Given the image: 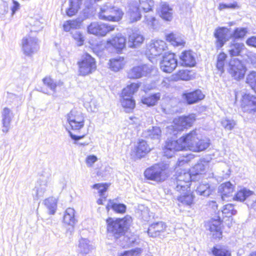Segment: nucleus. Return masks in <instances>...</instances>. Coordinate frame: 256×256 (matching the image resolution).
<instances>
[{"label":"nucleus","instance_id":"20","mask_svg":"<svg viewBox=\"0 0 256 256\" xmlns=\"http://www.w3.org/2000/svg\"><path fill=\"white\" fill-rule=\"evenodd\" d=\"M196 63L194 54L191 50L184 51L180 56L179 64L182 66L192 67Z\"/></svg>","mask_w":256,"mask_h":256},{"label":"nucleus","instance_id":"1","mask_svg":"<svg viewBox=\"0 0 256 256\" xmlns=\"http://www.w3.org/2000/svg\"><path fill=\"white\" fill-rule=\"evenodd\" d=\"M200 134L196 130L181 137L184 150L200 152L206 149L210 146L209 140L200 138Z\"/></svg>","mask_w":256,"mask_h":256},{"label":"nucleus","instance_id":"35","mask_svg":"<svg viewBox=\"0 0 256 256\" xmlns=\"http://www.w3.org/2000/svg\"><path fill=\"white\" fill-rule=\"evenodd\" d=\"M244 48V44L234 42L230 45L228 52L231 56H236L240 55Z\"/></svg>","mask_w":256,"mask_h":256},{"label":"nucleus","instance_id":"29","mask_svg":"<svg viewBox=\"0 0 256 256\" xmlns=\"http://www.w3.org/2000/svg\"><path fill=\"white\" fill-rule=\"evenodd\" d=\"M93 248L92 245L88 240L81 238L79 240L77 251L80 254H86L90 252Z\"/></svg>","mask_w":256,"mask_h":256},{"label":"nucleus","instance_id":"32","mask_svg":"<svg viewBox=\"0 0 256 256\" xmlns=\"http://www.w3.org/2000/svg\"><path fill=\"white\" fill-rule=\"evenodd\" d=\"M144 38L142 35L138 32H133L128 37V45L130 48H136L141 44L144 41Z\"/></svg>","mask_w":256,"mask_h":256},{"label":"nucleus","instance_id":"61","mask_svg":"<svg viewBox=\"0 0 256 256\" xmlns=\"http://www.w3.org/2000/svg\"><path fill=\"white\" fill-rule=\"evenodd\" d=\"M141 251L140 248H136L134 250L125 252L123 256H140Z\"/></svg>","mask_w":256,"mask_h":256},{"label":"nucleus","instance_id":"40","mask_svg":"<svg viewBox=\"0 0 256 256\" xmlns=\"http://www.w3.org/2000/svg\"><path fill=\"white\" fill-rule=\"evenodd\" d=\"M110 208L112 209L116 212L124 214L126 212V206L123 204H118L115 202L113 200H110L106 206L108 211L109 210Z\"/></svg>","mask_w":256,"mask_h":256},{"label":"nucleus","instance_id":"17","mask_svg":"<svg viewBox=\"0 0 256 256\" xmlns=\"http://www.w3.org/2000/svg\"><path fill=\"white\" fill-rule=\"evenodd\" d=\"M182 150H184V149L181 138L176 140H168L166 144L164 154L167 157L171 158L175 152Z\"/></svg>","mask_w":256,"mask_h":256},{"label":"nucleus","instance_id":"19","mask_svg":"<svg viewBox=\"0 0 256 256\" xmlns=\"http://www.w3.org/2000/svg\"><path fill=\"white\" fill-rule=\"evenodd\" d=\"M14 117L13 114L10 109L4 108L2 112V131L6 134L10 128V124Z\"/></svg>","mask_w":256,"mask_h":256},{"label":"nucleus","instance_id":"13","mask_svg":"<svg viewBox=\"0 0 256 256\" xmlns=\"http://www.w3.org/2000/svg\"><path fill=\"white\" fill-rule=\"evenodd\" d=\"M114 26L108 25L102 22H92L88 26V32L90 34L98 36H105L108 32L114 30Z\"/></svg>","mask_w":256,"mask_h":256},{"label":"nucleus","instance_id":"12","mask_svg":"<svg viewBox=\"0 0 256 256\" xmlns=\"http://www.w3.org/2000/svg\"><path fill=\"white\" fill-rule=\"evenodd\" d=\"M39 49L38 40L34 36H26L22 40V50L27 56H31Z\"/></svg>","mask_w":256,"mask_h":256},{"label":"nucleus","instance_id":"41","mask_svg":"<svg viewBox=\"0 0 256 256\" xmlns=\"http://www.w3.org/2000/svg\"><path fill=\"white\" fill-rule=\"evenodd\" d=\"M206 166V164H204L202 162H199L192 167L190 173V174H191L192 180H195L194 176H198L204 172Z\"/></svg>","mask_w":256,"mask_h":256},{"label":"nucleus","instance_id":"14","mask_svg":"<svg viewBox=\"0 0 256 256\" xmlns=\"http://www.w3.org/2000/svg\"><path fill=\"white\" fill-rule=\"evenodd\" d=\"M165 42L162 40H152L148 46L146 54L150 58L160 56L166 48Z\"/></svg>","mask_w":256,"mask_h":256},{"label":"nucleus","instance_id":"54","mask_svg":"<svg viewBox=\"0 0 256 256\" xmlns=\"http://www.w3.org/2000/svg\"><path fill=\"white\" fill-rule=\"evenodd\" d=\"M72 38L76 42V44L78 46H81L83 44L84 38L79 31L74 30L72 32Z\"/></svg>","mask_w":256,"mask_h":256},{"label":"nucleus","instance_id":"4","mask_svg":"<svg viewBox=\"0 0 256 256\" xmlns=\"http://www.w3.org/2000/svg\"><path fill=\"white\" fill-rule=\"evenodd\" d=\"M132 222L130 216H126L122 219L114 220L112 218H108L106 220L107 230L109 233L112 234L116 238L124 234Z\"/></svg>","mask_w":256,"mask_h":256},{"label":"nucleus","instance_id":"9","mask_svg":"<svg viewBox=\"0 0 256 256\" xmlns=\"http://www.w3.org/2000/svg\"><path fill=\"white\" fill-rule=\"evenodd\" d=\"M20 7V4L15 0H12L9 4L3 2L0 4V18L2 20L11 19Z\"/></svg>","mask_w":256,"mask_h":256},{"label":"nucleus","instance_id":"23","mask_svg":"<svg viewBox=\"0 0 256 256\" xmlns=\"http://www.w3.org/2000/svg\"><path fill=\"white\" fill-rule=\"evenodd\" d=\"M166 225L162 222H158L152 224L148 228V234L150 237L156 238L159 236L161 232H164Z\"/></svg>","mask_w":256,"mask_h":256},{"label":"nucleus","instance_id":"52","mask_svg":"<svg viewBox=\"0 0 256 256\" xmlns=\"http://www.w3.org/2000/svg\"><path fill=\"white\" fill-rule=\"evenodd\" d=\"M248 30L246 28H236L232 34H231V36L234 37V38H244Z\"/></svg>","mask_w":256,"mask_h":256},{"label":"nucleus","instance_id":"11","mask_svg":"<svg viewBox=\"0 0 256 256\" xmlns=\"http://www.w3.org/2000/svg\"><path fill=\"white\" fill-rule=\"evenodd\" d=\"M67 120L73 130H80L84 126V118L82 114L76 110H72L67 114Z\"/></svg>","mask_w":256,"mask_h":256},{"label":"nucleus","instance_id":"45","mask_svg":"<svg viewBox=\"0 0 256 256\" xmlns=\"http://www.w3.org/2000/svg\"><path fill=\"white\" fill-rule=\"evenodd\" d=\"M112 6L109 4H106L102 6L100 9L98 14L99 18L101 20H108L110 15Z\"/></svg>","mask_w":256,"mask_h":256},{"label":"nucleus","instance_id":"24","mask_svg":"<svg viewBox=\"0 0 256 256\" xmlns=\"http://www.w3.org/2000/svg\"><path fill=\"white\" fill-rule=\"evenodd\" d=\"M126 42L125 38L121 34H116L108 40V42L117 50L118 52L125 48Z\"/></svg>","mask_w":256,"mask_h":256},{"label":"nucleus","instance_id":"49","mask_svg":"<svg viewBox=\"0 0 256 256\" xmlns=\"http://www.w3.org/2000/svg\"><path fill=\"white\" fill-rule=\"evenodd\" d=\"M212 252L214 256H231L230 252L224 248L214 246Z\"/></svg>","mask_w":256,"mask_h":256},{"label":"nucleus","instance_id":"31","mask_svg":"<svg viewBox=\"0 0 256 256\" xmlns=\"http://www.w3.org/2000/svg\"><path fill=\"white\" fill-rule=\"evenodd\" d=\"M160 15L164 20L171 21L173 18V10L166 3H162Z\"/></svg>","mask_w":256,"mask_h":256},{"label":"nucleus","instance_id":"48","mask_svg":"<svg viewBox=\"0 0 256 256\" xmlns=\"http://www.w3.org/2000/svg\"><path fill=\"white\" fill-rule=\"evenodd\" d=\"M139 5L137 6L140 8L142 9L144 12H148L152 10L154 5L152 0H138Z\"/></svg>","mask_w":256,"mask_h":256},{"label":"nucleus","instance_id":"2","mask_svg":"<svg viewBox=\"0 0 256 256\" xmlns=\"http://www.w3.org/2000/svg\"><path fill=\"white\" fill-rule=\"evenodd\" d=\"M235 96L236 100L240 97V106L244 115L250 118H254L256 114V96L244 92H236Z\"/></svg>","mask_w":256,"mask_h":256},{"label":"nucleus","instance_id":"21","mask_svg":"<svg viewBox=\"0 0 256 256\" xmlns=\"http://www.w3.org/2000/svg\"><path fill=\"white\" fill-rule=\"evenodd\" d=\"M42 80L44 86L47 87L48 90L43 88L41 91L46 94H50V92H55L56 88L61 86L63 84V82L60 80H55L50 77H46Z\"/></svg>","mask_w":256,"mask_h":256},{"label":"nucleus","instance_id":"58","mask_svg":"<svg viewBox=\"0 0 256 256\" xmlns=\"http://www.w3.org/2000/svg\"><path fill=\"white\" fill-rule=\"evenodd\" d=\"M246 82L252 88L256 83V72L252 71L247 76Z\"/></svg>","mask_w":256,"mask_h":256},{"label":"nucleus","instance_id":"25","mask_svg":"<svg viewBox=\"0 0 256 256\" xmlns=\"http://www.w3.org/2000/svg\"><path fill=\"white\" fill-rule=\"evenodd\" d=\"M183 97L186 100L188 104H190L202 100L204 98V95L200 90H196L192 92L184 94Z\"/></svg>","mask_w":256,"mask_h":256},{"label":"nucleus","instance_id":"59","mask_svg":"<svg viewBox=\"0 0 256 256\" xmlns=\"http://www.w3.org/2000/svg\"><path fill=\"white\" fill-rule=\"evenodd\" d=\"M86 107L88 111L92 112H96L98 110V104L96 102L94 99H92L88 103H85Z\"/></svg>","mask_w":256,"mask_h":256},{"label":"nucleus","instance_id":"63","mask_svg":"<svg viewBox=\"0 0 256 256\" xmlns=\"http://www.w3.org/2000/svg\"><path fill=\"white\" fill-rule=\"evenodd\" d=\"M98 158L96 156L90 155L88 156L86 158V164L88 166H92V164L96 162Z\"/></svg>","mask_w":256,"mask_h":256},{"label":"nucleus","instance_id":"18","mask_svg":"<svg viewBox=\"0 0 256 256\" xmlns=\"http://www.w3.org/2000/svg\"><path fill=\"white\" fill-rule=\"evenodd\" d=\"M214 36L216 39V47L218 48H222L224 44L231 37L228 28L225 27H219L214 32Z\"/></svg>","mask_w":256,"mask_h":256},{"label":"nucleus","instance_id":"55","mask_svg":"<svg viewBox=\"0 0 256 256\" xmlns=\"http://www.w3.org/2000/svg\"><path fill=\"white\" fill-rule=\"evenodd\" d=\"M30 24L32 25V32L40 31L43 28V24L38 20L32 18Z\"/></svg>","mask_w":256,"mask_h":256},{"label":"nucleus","instance_id":"47","mask_svg":"<svg viewBox=\"0 0 256 256\" xmlns=\"http://www.w3.org/2000/svg\"><path fill=\"white\" fill-rule=\"evenodd\" d=\"M226 58L227 56L224 52L220 53L217 57L216 67L220 72V74H222L224 72V66Z\"/></svg>","mask_w":256,"mask_h":256},{"label":"nucleus","instance_id":"51","mask_svg":"<svg viewBox=\"0 0 256 256\" xmlns=\"http://www.w3.org/2000/svg\"><path fill=\"white\" fill-rule=\"evenodd\" d=\"M222 212L223 214H226V216L228 217L236 214V210H234V205L230 204L225 205Z\"/></svg>","mask_w":256,"mask_h":256},{"label":"nucleus","instance_id":"7","mask_svg":"<svg viewBox=\"0 0 256 256\" xmlns=\"http://www.w3.org/2000/svg\"><path fill=\"white\" fill-rule=\"evenodd\" d=\"M166 169V166L164 164H155L145 170L144 176L147 179L156 182L164 181L167 177Z\"/></svg>","mask_w":256,"mask_h":256},{"label":"nucleus","instance_id":"30","mask_svg":"<svg viewBox=\"0 0 256 256\" xmlns=\"http://www.w3.org/2000/svg\"><path fill=\"white\" fill-rule=\"evenodd\" d=\"M126 61L123 57L117 56L109 61L110 69L114 72H118L124 68Z\"/></svg>","mask_w":256,"mask_h":256},{"label":"nucleus","instance_id":"27","mask_svg":"<svg viewBox=\"0 0 256 256\" xmlns=\"http://www.w3.org/2000/svg\"><path fill=\"white\" fill-rule=\"evenodd\" d=\"M221 221L220 218L217 220H212L209 226V230L212 233V237L214 238H220L222 237V232L221 231Z\"/></svg>","mask_w":256,"mask_h":256},{"label":"nucleus","instance_id":"33","mask_svg":"<svg viewBox=\"0 0 256 256\" xmlns=\"http://www.w3.org/2000/svg\"><path fill=\"white\" fill-rule=\"evenodd\" d=\"M108 185L106 184H96L92 186V188L96 189L98 193L101 198L97 200L98 204H103V201L106 200V196H105L104 192L106 191Z\"/></svg>","mask_w":256,"mask_h":256},{"label":"nucleus","instance_id":"57","mask_svg":"<svg viewBox=\"0 0 256 256\" xmlns=\"http://www.w3.org/2000/svg\"><path fill=\"white\" fill-rule=\"evenodd\" d=\"M47 187L46 182H44L43 184H40L39 186H36V197L38 198L44 196Z\"/></svg>","mask_w":256,"mask_h":256},{"label":"nucleus","instance_id":"34","mask_svg":"<svg viewBox=\"0 0 256 256\" xmlns=\"http://www.w3.org/2000/svg\"><path fill=\"white\" fill-rule=\"evenodd\" d=\"M161 130L159 127L153 126L151 129H148L144 132L145 137L152 140H158L161 137Z\"/></svg>","mask_w":256,"mask_h":256},{"label":"nucleus","instance_id":"22","mask_svg":"<svg viewBox=\"0 0 256 256\" xmlns=\"http://www.w3.org/2000/svg\"><path fill=\"white\" fill-rule=\"evenodd\" d=\"M74 209L69 208L66 210L64 216V222L71 226V228L68 229L66 232V234L69 233L70 235H72L74 232V226L76 222L74 217Z\"/></svg>","mask_w":256,"mask_h":256},{"label":"nucleus","instance_id":"60","mask_svg":"<svg viewBox=\"0 0 256 256\" xmlns=\"http://www.w3.org/2000/svg\"><path fill=\"white\" fill-rule=\"evenodd\" d=\"M190 71L186 70H180L178 72V76L182 80H188L190 78Z\"/></svg>","mask_w":256,"mask_h":256},{"label":"nucleus","instance_id":"44","mask_svg":"<svg viewBox=\"0 0 256 256\" xmlns=\"http://www.w3.org/2000/svg\"><path fill=\"white\" fill-rule=\"evenodd\" d=\"M196 192L204 196H208L211 194V190L210 188V186L208 184H200L197 186L196 190Z\"/></svg>","mask_w":256,"mask_h":256},{"label":"nucleus","instance_id":"26","mask_svg":"<svg viewBox=\"0 0 256 256\" xmlns=\"http://www.w3.org/2000/svg\"><path fill=\"white\" fill-rule=\"evenodd\" d=\"M234 188V186L228 182L221 184L218 187V190L221 194L222 198L224 200L226 198L232 196Z\"/></svg>","mask_w":256,"mask_h":256},{"label":"nucleus","instance_id":"43","mask_svg":"<svg viewBox=\"0 0 256 256\" xmlns=\"http://www.w3.org/2000/svg\"><path fill=\"white\" fill-rule=\"evenodd\" d=\"M181 195L178 197V200L183 204L190 206L193 202L194 196L190 192V190L186 194L181 192Z\"/></svg>","mask_w":256,"mask_h":256},{"label":"nucleus","instance_id":"62","mask_svg":"<svg viewBox=\"0 0 256 256\" xmlns=\"http://www.w3.org/2000/svg\"><path fill=\"white\" fill-rule=\"evenodd\" d=\"M238 6L236 3L233 4H220L218 6L220 10H222L225 8H232L234 9Z\"/></svg>","mask_w":256,"mask_h":256},{"label":"nucleus","instance_id":"10","mask_svg":"<svg viewBox=\"0 0 256 256\" xmlns=\"http://www.w3.org/2000/svg\"><path fill=\"white\" fill-rule=\"evenodd\" d=\"M246 71L245 66L238 58H232L229 62L228 72L236 80L244 78Z\"/></svg>","mask_w":256,"mask_h":256},{"label":"nucleus","instance_id":"36","mask_svg":"<svg viewBox=\"0 0 256 256\" xmlns=\"http://www.w3.org/2000/svg\"><path fill=\"white\" fill-rule=\"evenodd\" d=\"M81 4V0H69V6L66 10V14L69 16H74L78 12Z\"/></svg>","mask_w":256,"mask_h":256},{"label":"nucleus","instance_id":"6","mask_svg":"<svg viewBox=\"0 0 256 256\" xmlns=\"http://www.w3.org/2000/svg\"><path fill=\"white\" fill-rule=\"evenodd\" d=\"M194 120V114L175 118L174 120L173 124L167 127V131L175 135L177 132L182 131L185 128L190 127Z\"/></svg>","mask_w":256,"mask_h":256},{"label":"nucleus","instance_id":"53","mask_svg":"<svg viewBox=\"0 0 256 256\" xmlns=\"http://www.w3.org/2000/svg\"><path fill=\"white\" fill-rule=\"evenodd\" d=\"M167 40L170 41L174 46H184L185 42L184 40L178 38H176L173 34H170L167 37Z\"/></svg>","mask_w":256,"mask_h":256},{"label":"nucleus","instance_id":"8","mask_svg":"<svg viewBox=\"0 0 256 256\" xmlns=\"http://www.w3.org/2000/svg\"><path fill=\"white\" fill-rule=\"evenodd\" d=\"M78 64L80 74L82 76L92 74L96 70V68L94 59L88 54L82 56Z\"/></svg>","mask_w":256,"mask_h":256},{"label":"nucleus","instance_id":"38","mask_svg":"<svg viewBox=\"0 0 256 256\" xmlns=\"http://www.w3.org/2000/svg\"><path fill=\"white\" fill-rule=\"evenodd\" d=\"M150 149L144 140H140L136 148V154L138 157L142 158L150 151Z\"/></svg>","mask_w":256,"mask_h":256},{"label":"nucleus","instance_id":"46","mask_svg":"<svg viewBox=\"0 0 256 256\" xmlns=\"http://www.w3.org/2000/svg\"><path fill=\"white\" fill-rule=\"evenodd\" d=\"M143 22L150 28L155 30L156 28L158 21L152 16L147 14L144 16Z\"/></svg>","mask_w":256,"mask_h":256},{"label":"nucleus","instance_id":"39","mask_svg":"<svg viewBox=\"0 0 256 256\" xmlns=\"http://www.w3.org/2000/svg\"><path fill=\"white\" fill-rule=\"evenodd\" d=\"M161 94L160 92L148 96L144 98L142 100V102L146 104L148 106H154L156 105L160 100Z\"/></svg>","mask_w":256,"mask_h":256},{"label":"nucleus","instance_id":"5","mask_svg":"<svg viewBox=\"0 0 256 256\" xmlns=\"http://www.w3.org/2000/svg\"><path fill=\"white\" fill-rule=\"evenodd\" d=\"M139 86L138 84L132 83L124 88L122 91L120 102L126 112H130L135 106V102L132 99V96L138 90Z\"/></svg>","mask_w":256,"mask_h":256},{"label":"nucleus","instance_id":"3","mask_svg":"<svg viewBox=\"0 0 256 256\" xmlns=\"http://www.w3.org/2000/svg\"><path fill=\"white\" fill-rule=\"evenodd\" d=\"M192 180L191 174L185 170H182L177 172L172 178L170 186L180 193L186 194L188 190H190V182Z\"/></svg>","mask_w":256,"mask_h":256},{"label":"nucleus","instance_id":"37","mask_svg":"<svg viewBox=\"0 0 256 256\" xmlns=\"http://www.w3.org/2000/svg\"><path fill=\"white\" fill-rule=\"evenodd\" d=\"M254 192L246 188H243L238 190L234 198L240 202H244L249 197H252Z\"/></svg>","mask_w":256,"mask_h":256},{"label":"nucleus","instance_id":"16","mask_svg":"<svg viewBox=\"0 0 256 256\" xmlns=\"http://www.w3.org/2000/svg\"><path fill=\"white\" fill-rule=\"evenodd\" d=\"M152 66L150 64H142L133 67L128 73L130 78H139L150 74Z\"/></svg>","mask_w":256,"mask_h":256},{"label":"nucleus","instance_id":"28","mask_svg":"<svg viewBox=\"0 0 256 256\" xmlns=\"http://www.w3.org/2000/svg\"><path fill=\"white\" fill-rule=\"evenodd\" d=\"M140 7L136 6H131L127 13V18L130 23H133L139 20L141 17Z\"/></svg>","mask_w":256,"mask_h":256},{"label":"nucleus","instance_id":"64","mask_svg":"<svg viewBox=\"0 0 256 256\" xmlns=\"http://www.w3.org/2000/svg\"><path fill=\"white\" fill-rule=\"evenodd\" d=\"M246 44L248 46L256 47V36H252L248 38L246 40Z\"/></svg>","mask_w":256,"mask_h":256},{"label":"nucleus","instance_id":"42","mask_svg":"<svg viewBox=\"0 0 256 256\" xmlns=\"http://www.w3.org/2000/svg\"><path fill=\"white\" fill-rule=\"evenodd\" d=\"M124 12L118 8L112 6L108 21L118 22L122 17Z\"/></svg>","mask_w":256,"mask_h":256},{"label":"nucleus","instance_id":"15","mask_svg":"<svg viewBox=\"0 0 256 256\" xmlns=\"http://www.w3.org/2000/svg\"><path fill=\"white\" fill-rule=\"evenodd\" d=\"M178 64L174 54H166L160 62V67L163 72L170 73L176 68Z\"/></svg>","mask_w":256,"mask_h":256},{"label":"nucleus","instance_id":"56","mask_svg":"<svg viewBox=\"0 0 256 256\" xmlns=\"http://www.w3.org/2000/svg\"><path fill=\"white\" fill-rule=\"evenodd\" d=\"M222 126L228 130H232L236 125V122L234 120L224 119L221 122Z\"/></svg>","mask_w":256,"mask_h":256},{"label":"nucleus","instance_id":"50","mask_svg":"<svg viewBox=\"0 0 256 256\" xmlns=\"http://www.w3.org/2000/svg\"><path fill=\"white\" fill-rule=\"evenodd\" d=\"M44 204L50 210V214H54L56 208V200L52 198H49L44 201Z\"/></svg>","mask_w":256,"mask_h":256}]
</instances>
